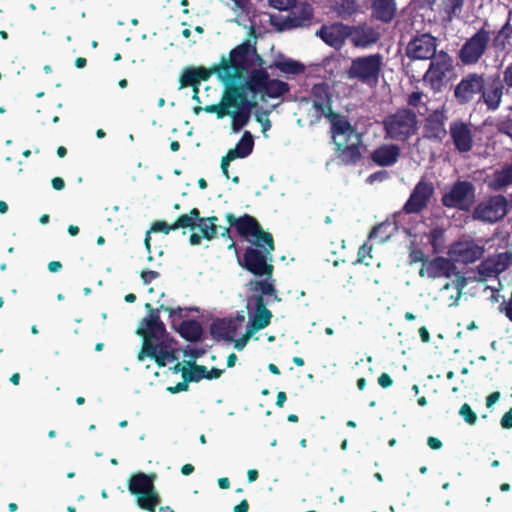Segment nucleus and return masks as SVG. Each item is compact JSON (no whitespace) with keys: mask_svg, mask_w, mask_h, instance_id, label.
<instances>
[{"mask_svg":"<svg viewBox=\"0 0 512 512\" xmlns=\"http://www.w3.org/2000/svg\"><path fill=\"white\" fill-rule=\"evenodd\" d=\"M257 107L255 100L241 101L237 100L236 111L229 114L232 117V130L233 132H239L244 126L247 125L251 116V110Z\"/></svg>","mask_w":512,"mask_h":512,"instance_id":"obj_30","label":"nucleus"},{"mask_svg":"<svg viewBox=\"0 0 512 512\" xmlns=\"http://www.w3.org/2000/svg\"><path fill=\"white\" fill-rule=\"evenodd\" d=\"M223 373H224L223 369H218L216 367H212L210 370H208V380L218 379L221 377V375Z\"/></svg>","mask_w":512,"mask_h":512,"instance_id":"obj_62","label":"nucleus"},{"mask_svg":"<svg viewBox=\"0 0 512 512\" xmlns=\"http://www.w3.org/2000/svg\"><path fill=\"white\" fill-rule=\"evenodd\" d=\"M512 184V162L504 165L500 170H496L488 186L493 191H499Z\"/></svg>","mask_w":512,"mask_h":512,"instance_id":"obj_34","label":"nucleus"},{"mask_svg":"<svg viewBox=\"0 0 512 512\" xmlns=\"http://www.w3.org/2000/svg\"><path fill=\"white\" fill-rule=\"evenodd\" d=\"M272 67H275L284 74L290 75H300L305 72V65L292 58H282L276 60Z\"/></svg>","mask_w":512,"mask_h":512,"instance_id":"obj_37","label":"nucleus"},{"mask_svg":"<svg viewBox=\"0 0 512 512\" xmlns=\"http://www.w3.org/2000/svg\"><path fill=\"white\" fill-rule=\"evenodd\" d=\"M459 415L465 420V422L469 425H474L477 421V415L471 408V406L467 403H464L459 409Z\"/></svg>","mask_w":512,"mask_h":512,"instance_id":"obj_45","label":"nucleus"},{"mask_svg":"<svg viewBox=\"0 0 512 512\" xmlns=\"http://www.w3.org/2000/svg\"><path fill=\"white\" fill-rule=\"evenodd\" d=\"M145 308H146L147 310H149V315H148L147 317H145V318H143V319L141 320L140 325H139V327H138V329H137V330H140V329H142V328H146V321H147L148 319H151V318H152L153 316H155V315H156V316H159V312H160V311H163L162 309H160V307H159V308H157V309H153V308H152V306H151V304H149V303H146V304H145Z\"/></svg>","mask_w":512,"mask_h":512,"instance_id":"obj_52","label":"nucleus"},{"mask_svg":"<svg viewBox=\"0 0 512 512\" xmlns=\"http://www.w3.org/2000/svg\"><path fill=\"white\" fill-rule=\"evenodd\" d=\"M378 384L386 389V388H389L393 385V379L391 378V376L388 374V373H382L379 377H378Z\"/></svg>","mask_w":512,"mask_h":512,"instance_id":"obj_57","label":"nucleus"},{"mask_svg":"<svg viewBox=\"0 0 512 512\" xmlns=\"http://www.w3.org/2000/svg\"><path fill=\"white\" fill-rule=\"evenodd\" d=\"M160 309H162L163 311L168 312L170 317H173V316H177L179 318L184 317L183 312H184L185 309H183L181 307L172 308V307L165 306L164 304H161L160 305Z\"/></svg>","mask_w":512,"mask_h":512,"instance_id":"obj_55","label":"nucleus"},{"mask_svg":"<svg viewBox=\"0 0 512 512\" xmlns=\"http://www.w3.org/2000/svg\"><path fill=\"white\" fill-rule=\"evenodd\" d=\"M372 14L377 20L390 22L396 13L395 2H372Z\"/></svg>","mask_w":512,"mask_h":512,"instance_id":"obj_36","label":"nucleus"},{"mask_svg":"<svg viewBox=\"0 0 512 512\" xmlns=\"http://www.w3.org/2000/svg\"><path fill=\"white\" fill-rule=\"evenodd\" d=\"M137 334L143 338L142 348L138 354L140 361L144 360V357H149L155 360L158 367H164L167 362V356H165L158 347V340L165 336V325L161 321L160 316H153L151 319L146 321V328L137 330Z\"/></svg>","mask_w":512,"mask_h":512,"instance_id":"obj_7","label":"nucleus"},{"mask_svg":"<svg viewBox=\"0 0 512 512\" xmlns=\"http://www.w3.org/2000/svg\"><path fill=\"white\" fill-rule=\"evenodd\" d=\"M512 38V25L510 23V19L506 21V23L501 27L500 30L497 31L494 38L492 39V47L496 51L503 52L508 46L511 45Z\"/></svg>","mask_w":512,"mask_h":512,"instance_id":"obj_35","label":"nucleus"},{"mask_svg":"<svg viewBox=\"0 0 512 512\" xmlns=\"http://www.w3.org/2000/svg\"><path fill=\"white\" fill-rule=\"evenodd\" d=\"M387 178H388V172L385 170H381V171H377V172L370 174L367 177L366 182L371 184V183H374L375 181H383Z\"/></svg>","mask_w":512,"mask_h":512,"instance_id":"obj_54","label":"nucleus"},{"mask_svg":"<svg viewBox=\"0 0 512 512\" xmlns=\"http://www.w3.org/2000/svg\"><path fill=\"white\" fill-rule=\"evenodd\" d=\"M372 246L368 245L367 243H364L362 246H360L358 253H357V262L359 263H365L367 266L369 263L365 262V259L367 257L372 258Z\"/></svg>","mask_w":512,"mask_h":512,"instance_id":"obj_47","label":"nucleus"},{"mask_svg":"<svg viewBox=\"0 0 512 512\" xmlns=\"http://www.w3.org/2000/svg\"><path fill=\"white\" fill-rule=\"evenodd\" d=\"M474 125L463 119H454L449 124L448 134L454 149L460 154L472 151L475 137Z\"/></svg>","mask_w":512,"mask_h":512,"instance_id":"obj_16","label":"nucleus"},{"mask_svg":"<svg viewBox=\"0 0 512 512\" xmlns=\"http://www.w3.org/2000/svg\"><path fill=\"white\" fill-rule=\"evenodd\" d=\"M159 277V273L153 270L142 271L141 278L145 284L151 283L153 280Z\"/></svg>","mask_w":512,"mask_h":512,"instance_id":"obj_56","label":"nucleus"},{"mask_svg":"<svg viewBox=\"0 0 512 512\" xmlns=\"http://www.w3.org/2000/svg\"><path fill=\"white\" fill-rule=\"evenodd\" d=\"M475 186L467 180L456 181L441 197V203L449 209L468 212L475 202Z\"/></svg>","mask_w":512,"mask_h":512,"instance_id":"obj_12","label":"nucleus"},{"mask_svg":"<svg viewBox=\"0 0 512 512\" xmlns=\"http://www.w3.org/2000/svg\"><path fill=\"white\" fill-rule=\"evenodd\" d=\"M225 218L240 237L254 245L245 249L242 258L239 259V265L254 276L265 277V280L269 281L274 272V266L271 264L272 253L275 250L272 234L265 231L258 220L249 214L237 218L232 213H227Z\"/></svg>","mask_w":512,"mask_h":512,"instance_id":"obj_2","label":"nucleus"},{"mask_svg":"<svg viewBox=\"0 0 512 512\" xmlns=\"http://www.w3.org/2000/svg\"><path fill=\"white\" fill-rule=\"evenodd\" d=\"M253 333L254 332H251V329L248 327L246 333L242 337L233 340L235 349L241 351L246 346L247 342L249 341Z\"/></svg>","mask_w":512,"mask_h":512,"instance_id":"obj_51","label":"nucleus"},{"mask_svg":"<svg viewBox=\"0 0 512 512\" xmlns=\"http://www.w3.org/2000/svg\"><path fill=\"white\" fill-rule=\"evenodd\" d=\"M437 39L429 33L417 34L406 47V55L411 60H429L435 56Z\"/></svg>","mask_w":512,"mask_h":512,"instance_id":"obj_20","label":"nucleus"},{"mask_svg":"<svg viewBox=\"0 0 512 512\" xmlns=\"http://www.w3.org/2000/svg\"><path fill=\"white\" fill-rule=\"evenodd\" d=\"M238 329L231 318L216 319L210 326V333L212 337L219 340L233 341L237 335Z\"/></svg>","mask_w":512,"mask_h":512,"instance_id":"obj_31","label":"nucleus"},{"mask_svg":"<svg viewBox=\"0 0 512 512\" xmlns=\"http://www.w3.org/2000/svg\"><path fill=\"white\" fill-rule=\"evenodd\" d=\"M349 39L356 47L366 48L379 40V33L372 27L360 25L349 27Z\"/></svg>","mask_w":512,"mask_h":512,"instance_id":"obj_29","label":"nucleus"},{"mask_svg":"<svg viewBox=\"0 0 512 512\" xmlns=\"http://www.w3.org/2000/svg\"><path fill=\"white\" fill-rule=\"evenodd\" d=\"M225 87L223 96L219 104L207 105L204 110L207 113H215L218 119H222L225 116L231 114L230 108L235 107L237 98L240 97V92L237 88H234L231 84L222 83Z\"/></svg>","mask_w":512,"mask_h":512,"instance_id":"obj_27","label":"nucleus"},{"mask_svg":"<svg viewBox=\"0 0 512 512\" xmlns=\"http://www.w3.org/2000/svg\"><path fill=\"white\" fill-rule=\"evenodd\" d=\"M174 343L175 340L169 336L166 330L165 336L161 337V340H158V347H160L163 354L167 356V361H174L176 359Z\"/></svg>","mask_w":512,"mask_h":512,"instance_id":"obj_41","label":"nucleus"},{"mask_svg":"<svg viewBox=\"0 0 512 512\" xmlns=\"http://www.w3.org/2000/svg\"><path fill=\"white\" fill-rule=\"evenodd\" d=\"M316 35L329 46L335 49H340L344 45L346 38L349 36V26L341 23H335L330 26L323 25L316 32Z\"/></svg>","mask_w":512,"mask_h":512,"instance_id":"obj_28","label":"nucleus"},{"mask_svg":"<svg viewBox=\"0 0 512 512\" xmlns=\"http://www.w3.org/2000/svg\"><path fill=\"white\" fill-rule=\"evenodd\" d=\"M173 224L175 230L179 228L194 229L195 227H198V223L194 222L192 217L188 216L187 214L180 215Z\"/></svg>","mask_w":512,"mask_h":512,"instance_id":"obj_46","label":"nucleus"},{"mask_svg":"<svg viewBox=\"0 0 512 512\" xmlns=\"http://www.w3.org/2000/svg\"><path fill=\"white\" fill-rule=\"evenodd\" d=\"M484 253V246L474 240H459L452 244L449 250L452 261L466 265L481 259Z\"/></svg>","mask_w":512,"mask_h":512,"instance_id":"obj_23","label":"nucleus"},{"mask_svg":"<svg viewBox=\"0 0 512 512\" xmlns=\"http://www.w3.org/2000/svg\"><path fill=\"white\" fill-rule=\"evenodd\" d=\"M51 184L55 190H62L65 187V182L61 177H54L51 180Z\"/></svg>","mask_w":512,"mask_h":512,"instance_id":"obj_63","label":"nucleus"},{"mask_svg":"<svg viewBox=\"0 0 512 512\" xmlns=\"http://www.w3.org/2000/svg\"><path fill=\"white\" fill-rule=\"evenodd\" d=\"M427 445L433 450H438L443 446L441 440L433 436L428 437Z\"/></svg>","mask_w":512,"mask_h":512,"instance_id":"obj_60","label":"nucleus"},{"mask_svg":"<svg viewBox=\"0 0 512 512\" xmlns=\"http://www.w3.org/2000/svg\"><path fill=\"white\" fill-rule=\"evenodd\" d=\"M401 157V148L397 144L384 143L377 146L370 154L372 163L379 167L394 166Z\"/></svg>","mask_w":512,"mask_h":512,"instance_id":"obj_26","label":"nucleus"},{"mask_svg":"<svg viewBox=\"0 0 512 512\" xmlns=\"http://www.w3.org/2000/svg\"><path fill=\"white\" fill-rule=\"evenodd\" d=\"M218 218L216 216H211L207 218H203L201 223H198V228L202 233V237L207 240H212L217 237L219 226L216 224Z\"/></svg>","mask_w":512,"mask_h":512,"instance_id":"obj_39","label":"nucleus"},{"mask_svg":"<svg viewBox=\"0 0 512 512\" xmlns=\"http://www.w3.org/2000/svg\"><path fill=\"white\" fill-rule=\"evenodd\" d=\"M385 139L396 142H407L419 130L418 117L414 110L406 107L398 108L382 120Z\"/></svg>","mask_w":512,"mask_h":512,"instance_id":"obj_3","label":"nucleus"},{"mask_svg":"<svg viewBox=\"0 0 512 512\" xmlns=\"http://www.w3.org/2000/svg\"><path fill=\"white\" fill-rule=\"evenodd\" d=\"M232 10L235 12V22L244 28L255 29V11L252 2H233Z\"/></svg>","mask_w":512,"mask_h":512,"instance_id":"obj_32","label":"nucleus"},{"mask_svg":"<svg viewBox=\"0 0 512 512\" xmlns=\"http://www.w3.org/2000/svg\"><path fill=\"white\" fill-rule=\"evenodd\" d=\"M391 223L389 222H382L372 228V230L369 232V239L380 237L382 241H385L391 236Z\"/></svg>","mask_w":512,"mask_h":512,"instance_id":"obj_42","label":"nucleus"},{"mask_svg":"<svg viewBox=\"0 0 512 512\" xmlns=\"http://www.w3.org/2000/svg\"><path fill=\"white\" fill-rule=\"evenodd\" d=\"M156 475L138 472L129 478L128 490L136 497L139 508L147 512H156L160 503V496L154 485Z\"/></svg>","mask_w":512,"mask_h":512,"instance_id":"obj_9","label":"nucleus"},{"mask_svg":"<svg viewBox=\"0 0 512 512\" xmlns=\"http://www.w3.org/2000/svg\"><path fill=\"white\" fill-rule=\"evenodd\" d=\"M335 11L342 18H347L351 16L356 10V2H336Z\"/></svg>","mask_w":512,"mask_h":512,"instance_id":"obj_44","label":"nucleus"},{"mask_svg":"<svg viewBox=\"0 0 512 512\" xmlns=\"http://www.w3.org/2000/svg\"><path fill=\"white\" fill-rule=\"evenodd\" d=\"M175 230V227H174V224H168L166 223L165 221H155L152 225H151V228L150 230H148L146 232V235H145V239H144V244H145V248L146 250L150 253V249H151V236H150V233L151 232H161V233H164V234H169L171 231H174Z\"/></svg>","mask_w":512,"mask_h":512,"instance_id":"obj_40","label":"nucleus"},{"mask_svg":"<svg viewBox=\"0 0 512 512\" xmlns=\"http://www.w3.org/2000/svg\"><path fill=\"white\" fill-rule=\"evenodd\" d=\"M506 88L499 74L491 75L485 80V88L481 91L479 101H482L488 111L499 109Z\"/></svg>","mask_w":512,"mask_h":512,"instance_id":"obj_24","label":"nucleus"},{"mask_svg":"<svg viewBox=\"0 0 512 512\" xmlns=\"http://www.w3.org/2000/svg\"><path fill=\"white\" fill-rule=\"evenodd\" d=\"M485 88L484 74L470 72L463 76L454 87L453 96L459 105L471 103Z\"/></svg>","mask_w":512,"mask_h":512,"instance_id":"obj_17","label":"nucleus"},{"mask_svg":"<svg viewBox=\"0 0 512 512\" xmlns=\"http://www.w3.org/2000/svg\"><path fill=\"white\" fill-rule=\"evenodd\" d=\"M262 62V58L257 55L256 49L253 48L249 40L234 47L229 56L226 57V65L228 67L229 79H224V83L231 84L240 92L241 101L249 100L247 93L249 92L253 98L259 97L261 101L267 98H280L290 91L287 82L279 79L270 78L269 73L264 68H253V58Z\"/></svg>","mask_w":512,"mask_h":512,"instance_id":"obj_1","label":"nucleus"},{"mask_svg":"<svg viewBox=\"0 0 512 512\" xmlns=\"http://www.w3.org/2000/svg\"><path fill=\"white\" fill-rule=\"evenodd\" d=\"M312 106L316 111V118L326 117L331 129L340 133L350 130V122L332 109V94L328 84L322 82L314 84L310 91Z\"/></svg>","mask_w":512,"mask_h":512,"instance_id":"obj_5","label":"nucleus"},{"mask_svg":"<svg viewBox=\"0 0 512 512\" xmlns=\"http://www.w3.org/2000/svg\"><path fill=\"white\" fill-rule=\"evenodd\" d=\"M409 260L410 264L421 262L422 265H424V262L427 261V257L421 249L413 248L409 252Z\"/></svg>","mask_w":512,"mask_h":512,"instance_id":"obj_48","label":"nucleus"},{"mask_svg":"<svg viewBox=\"0 0 512 512\" xmlns=\"http://www.w3.org/2000/svg\"><path fill=\"white\" fill-rule=\"evenodd\" d=\"M190 382H186V380L183 379L182 382H179L177 383L175 386L173 387H168L167 390L172 393V394H175V393H179V392H182V391H187L188 390V384Z\"/></svg>","mask_w":512,"mask_h":512,"instance_id":"obj_58","label":"nucleus"},{"mask_svg":"<svg viewBox=\"0 0 512 512\" xmlns=\"http://www.w3.org/2000/svg\"><path fill=\"white\" fill-rule=\"evenodd\" d=\"M495 128L499 134L507 136L512 141V115L498 119Z\"/></svg>","mask_w":512,"mask_h":512,"instance_id":"obj_43","label":"nucleus"},{"mask_svg":"<svg viewBox=\"0 0 512 512\" xmlns=\"http://www.w3.org/2000/svg\"><path fill=\"white\" fill-rule=\"evenodd\" d=\"M463 2H451L450 5L445 7L446 17L445 19L451 21L458 12L461 11Z\"/></svg>","mask_w":512,"mask_h":512,"instance_id":"obj_49","label":"nucleus"},{"mask_svg":"<svg viewBox=\"0 0 512 512\" xmlns=\"http://www.w3.org/2000/svg\"><path fill=\"white\" fill-rule=\"evenodd\" d=\"M454 262L442 256H437L431 260L427 259L424 265L419 269V276L431 279L446 277L449 278L455 271Z\"/></svg>","mask_w":512,"mask_h":512,"instance_id":"obj_25","label":"nucleus"},{"mask_svg":"<svg viewBox=\"0 0 512 512\" xmlns=\"http://www.w3.org/2000/svg\"><path fill=\"white\" fill-rule=\"evenodd\" d=\"M249 503L246 499H243L238 505H236L233 509V512H248Z\"/></svg>","mask_w":512,"mask_h":512,"instance_id":"obj_64","label":"nucleus"},{"mask_svg":"<svg viewBox=\"0 0 512 512\" xmlns=\"http://www.w3.org/2000/svg\"><path fill=\"white\" fill-rule=\"evenodd\" d=\"M335 145V157L340 165L356 166L362 159V134L350 124V130L340 133L331 129Z\"/></svg>","mask_w":512,"mask_h":512,"instance_id":"obj_6","label":"nucleus"},{"mask_svg":"<svg viewBox=\"0 0 512 512\" xmlns=\"http://www.w3.org/2000/svg\"><path fill=\"white\" fill-rule=\"evenodd\" d=\"M382 66L383 56L380 53L356 57L351 61L347 76L368 86H376Z\"/></svg>","mask_w":512,"mask_h":512,"instance_id":"obj_10","label":"nucleus"},{"mask_svg":"<svg viewBox=\"0 0 512 512\" xmlns=\"http://www.w3.org/2000/svg\"><path fill=\"white\" fill-rule=\"evenodd\" d=\"M500 398V392L495 391L492 392L487 398H486V406L487 408H491Z\"/></svg>","mask_w":512,"mask_h":512,"instance_id":"obj_61","label":"nucleus"},{"mask_svg":"<svg viewBox=\"0 0 512 512\" xmlns=\"http://www.w3.org/2000/svg\"><path fill=\"white\" fill-rule=\"evenodd\" d=\"M490 41V32L481 28L461 47L458 57L464 65L478 63L485 54Z\"/></svg>","mask_w":512,"mask_h":512,"instance_id":"obj_18","label":"nucleus"},{"mask_svg":"<svg viewBox=\"0 0 512 512\" xmlns=\"http://www.w3.org/2000/svg\"><path fill=\"white\" fill-rule=\"evenodd\" d=\"M434 194V184L422 177L412 189L409 198L402 207V211L407 215L421 213L429 206Z\"/></svg>","mask_w":512,"mask_h":512,"instance_id":"obj_15","label":"nucleus"},{"mask_svg":"<svg viewBox=\"0 0 512 512\" xmlns=\"http://www.w3.org/2000/svg\"><path fill=\"white\" fill-rule=\"evenodd\" d=\"M501 80L506 88V92H508L512 88V62L504 69L503 79Z\"/></svg>","mask_w":512,"mask_h":512,"instance_id":"obj_50","label":"nucleus"},{"mask_svg":"<svg viewBox=\"0 0 512 512\" xmlns=\"http://www.w3.org/2000/svg\"><path fill=\"white\" fill-rule=\"evenodd\" d=\"M177 331L182 338L189 342L199 341L203 334V328L201 323L194 319L182 321Z\"/></svg>","mask_w":512,"mask_h":512,"instance_id":"obj_33","label":"nucleus"},{"mask_svg":"<svg viewBox=\"0 0 512 512\" xmlns=\"http://www.w3.org/2000/svg\"><path fill=\"white\" fill-rule=\"evenodd\" d=\"M253 284L252 291L259 292L255 297V314L249 322L251 332H257L266 328L272 318L271 311L267 305L272 302H280L281 298L277 294V289L273 282L267 280H257Z\"/></svg>","mask_w":512,"mask_h":512,"instance_id":"obj_4","label":"nucleus"},{"mask_svg":"<svg viewBox=\"0 0 512 512\" xmlns=\"http://www.w3.org/2000/svg\"><path fill=\"white\" fill-rule=\"evenodd\" d=\"M190 369H182V377L186 382H199L202 379L208 380V369L204 365H199L196 362H188Z\"/></svg>","mask_w":512,"mask_h":512,"instance_id":"obj_38","label":"nucleus"},{"mask_svg":"<svg viewBox=\"0 0 512 512\" xmlns=\"http://www.w3.org/2000/svg\"><path fill=\"white\" fill-rule=\"evenodd\" d=\"M448 116L444 108L432 111L424 120L423 138L436 143H442L448 134L446 122Z\"/></svg>","mask_w":512,"mask_h":512,"instance_id":"obj_22","label":"nucleus"},{"mask_svg":"<svg viewBox=\"0 0 512 512\" xmlns=\"http://www.w3.org/2000/svg\"><path fill=\"white\" fill-rule=\"evenodd\" d=\"M269 6L280 11H286L285 16L271 15L273 24L279 30H286L309 25L313 18V8L310 2H268Z\"/></svg>","mask_w":512,"mask_h":512,"instance_id":"obj_8","label":"nucleus"},{"mask_svg":"<svg viewBox=\"0 0 512 512\" xmlns=\"http://www.w3.org/2000/svg\"><path fill=\"white\" fill-rule=\"evenodd\" d=\"M511 261L512 254L509 252L490 255L477 266L476 279L485 282L489 278L497 277L509 267Z\"/></svg>","mask_w":512,"mask_h":512,"instance_id":"obj_21","label":"nucleus"},{"mask_svg":"<svg viewBox=\"0 0 512 512\" xmlns=\"http://www.w3.org/2000/svg\"><path fill=\"white\" fill-rule=\"evenodd\" d=\"M508 212L507 198L497 194L479 202L473 210L472 217L474 220L493 224L502 220Z\"/></svg>","mask_w":512,"mask_h":512,"instance_id":"obj_13","label":"nucleus"},{"mask_svg":"<svg viewBox=\"0 0 512 512\" xmlns=\"http://www.w3.org/2000/svg\"><path fill=\"white\" fill-rule=\"evenodd\" d=\"M423 98V93L421 91H413L407 99V104L411 107H418L421 100Z\"/></svg>","mask_w":512,"mask_h":512,"instance_id":"obj_53","label":"nucleus"},{"mask_svg":"<svg viewBox=\"0 0 512 512\" xmlns=\"http://www.w3.org/2000/svg\"><path fill=\"white\" fill-rule=\"evenodd\" d=\"M254 148V139L252 134L249 131H245L237 142L233 149H229L227 154L221 159V170L226 179H231L233 183L238 184L240 182L239 176L230 177L229 174V165L230 162L237 158H246L248 157Z\"/></svg>","mask_w":512,"mask_h":512,"instance_id":"obj_19","label":"nucleus"},{"mask_svg":"<svg viewBox=\"0 0 512 512\" xmlns=\"http://www.w3.org/2000/svg\"><path fill=\"white\" fill-rule=\"evenodd\" d=\"M430 60L423 79L432 89L439 90L444 85L448 74L454 70L453 59L447 52L441 50Z\"/></svg>","mask_w":512,"mask_h":512,"instance_id":"obj_14","label":"nucleus"},{"mask_svg":"<svg viewBox=\"0 0 512 512\" xmlns=\"http://www.w3.org/2000/svg\"><path fill=\"white\" fill-rule=\"evenodd\" d=\"M226 65V56H221L218 64L210 68L205 67H185L179 77V89L200 85L202 81H207L212 74H215L221 83L224 79H229L228 67Z\"/></svg>","mask_w":512,"mask_h":512,"instance_id":"obj_11","label":"nucleus"},{"mask_svg":"<svg viewBox=\"0 0 512 512\" xmlns=\"http://www.w3.org/2000/svg\"><path fill=\"white\" fill-rule=\"evenodd\" d=\"M500 423L502 428L512 429V409H510L502 416Z\"/></svg>","mask_w":512,"mask_h":512,"instance_id":"obj_59","label":"nucleus"}]
</instances>
